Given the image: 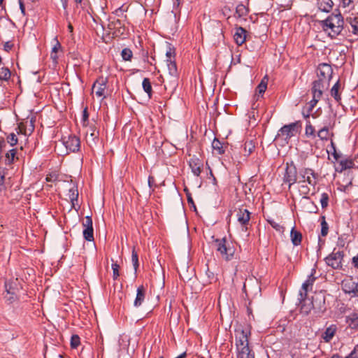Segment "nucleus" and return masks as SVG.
<instances>
[{"label": "nucleus", "instance_id": "44", "mask_svg": "<svg viewBox=\"0 0 358 358\" xmlns=\"http://www.w3.org/2000/svg\"><path fill=\"white\" fill-rule=\"evenodd\" d=\"M321 220V236H326L329 232V225L326 222V218L324 215H322L320 217Z\"/></svg>", "mask_w": 358, "mask_h": 358}, {"label": "nucleus", "instance_id": "37", "mask_svg": "<svg viewBox=\"0 0 358 358\" xmlns=\"http://www.w3.org/2000/svg\"><path fill=\"white\" fill-rule=\"evenodd\" d=\"M142 86L144 92H146L148 97L151 99L152 95V88L150 79L145 78L143 80Z\"/></svg>", "mask_w": 358, "mask_h": 358}, {"label": "nucleus", "instance_id": "60", "mask_svg": "<svg viewBox=\"0 0 358 358\" xmlns=\"http://www.w3.org/2000/svg\"><path fill=\"white\" fill-rule=\"evenodd\" d=\"M6 146V143L4 140H0V162L3 159L2 151Z\"/></svg>", "mask_w": 358, "mask_h": 358}, {"label": "nucleus", "instance_id": "8", "mask_svg": "<svg viewBox=\"0 0 358 358\" xmlns=\"http://www.w3.org/2000/svg\"><path fill=\"white\" fill-rule=\"evenodd\" d=\"M329 83L324 82L322 79H317L313 81L310 90L313 99L310 101L313 102V104H317L322 96L323 91L324 89H327Z\"/></svg>", "mask_w": 358, "mask_h": 358}, {"label": "nucleus", "instance_id": "19", "mask_svg": "<svg viewBox=\"0 0 358 358\" xmlns=\"http://www.w3.org/2000/svg\"><path fill=\"white\" fill-rule=\"evenodd\" d=\"M302 301L301 302V313L305 315H308L310 313L312 310H315L317 308L316 305L315 304L314 300L307 299L306 298H301Z\"/></svg>", "mask_w": 358, "mask_h": 358}, {"label": "nucleus", "instance_id": "35", "mask_svg": "<svg viewBox=\"0 0 358 358\" xmlns=\"http://www.w3.org/2000/svg\"><path fill=\"white\" fill-rule=\"evenodd\" d=\"M17 154L16 149H11L5 153L4 163L6 165H10L14 162L15 155Z\"/></svg>", "mask_w": 358, "mask_h": 358}, {"label": "nucleus", "instance_id": "56", "mask_svg": "<svg viewBox=\"0 0 358 358\" xmlns=\"http://www.w3.org/2000/svg\"><path fill=\"white\" fill-rule=\"evenodd\" d=\"M82 225L83 228L93 227L92 219L91 216H86L85 220L83 222Z\"/></svg>", "mask_w": 358, "mask_h": 358}, {"label": "nucleus", "instance_id": "3", "mask_svg": "<svg viewBox=\"0 0 358 358\" xmlns=\"http://www.w3.org/2000/svg\"><path fill=\"white\" fill-rule=\"evenodd\" d=\"M214 244L217 251L220 253L223 259L229 261L233 258L236 249L226 238L215 240Z\"/></svg>", "mask_w": 358, "mask_h": 358}, {"label": "nucleus", "instance_id": "57", "mask_svg": "<svg viewBox=\"0 0 358 358\" xmlns=\"http://www.w3.org/2000/svg\"><path fill=\"white\" fill-rule=\"evenodd\" d=\"M299 192L301 194H303L304 196H306L310 192V188L306 185H301L299 187Z\"/></svg>", "mask_w": 358, "mask_h": 358}, {"label": "nucleus", "instance_id": "1", "mask_svg": "<svg viewBox=\"0 0 358 358\" xmlns=\"http://www.w3.org/2000/svg\"><path fill=\"white\" fill-rule=\"evenodd\" d=\"M250 331L238 327L235 329L236 358H255V352L249 344Z\"/></svg>", "mask_w": 358, "mask_h": 358}, {"label": "nucleus", "instance_id": "33", "mask_svg": "<svg viewBox=\"0 0 358 358\" xmlns=\"http://www.w3.org/2000/svg\"><path fill=\"white\" fill-rule=\"evenodd\" d=\"M341 90V83L340 80H338L331 87L330 93L331 96L334 97V99L336 100V102L340 103L341 100V94L339 92Z\"/></svg>", "mask_w": 358, "mask_h": 358}, {"label": "nucleus", "instance_id": "25", "mask_svg": "<svg viewBox=\"0 0 358 358\" xmlns=\"http://www.w3.org/2000/svg\"><path fill=\"white\" fill-rule=\"evenodd\" d=\"M146 288L143 285H140L136 290V296L134 301L135 307H139L142 305L145 299Z\"/></svg>", "mask_w": 358, "mask_h": 358}, {"label": "nucleus", "instance_id": "22", "mask_svg": "<svg viewBox=\"0 0 358 358\" xmlns=\"http://www.w3.org/2000/svg\"><path fill=\"white\" fill-rule=\"evenodd\" d=\"M108 28L110 31H113V34H122L124 30V24L119 19H114L110 20L108 24Z\"/></svg>", "mask_w": 358, "mask_h": 358}, {"label": "nucleus", "instance_id": "54", "mask_svg": "<svg viewBox=\"0 0 358 358\" xmlns=\"http://www.w3.org/2000/svg\"><path fill=\"white\" fill-rule=\"evenodd\" d=\"M119 268L120 266L117 263L112 264L113 278L114 280H117L120 276Z\"/></svg>", "mask_w": 358, "mask_h": 358}, {"label": "nucleus", "instance_id": "34", "mask_svg": "<svg viewBox=\"0 0 358 358\" xmlns=\"http://www.w3.org/2000/svg\"><path fill=\"white\" fill-rule=\"evenodd\" d=\"M255 148V144L253 141H246L243 145V155L249 156L253 152Z\"/></svg>", "mask_w": 358, "mask_h": 358}, {"label": "nucleus", "instance_id": "47", "mask_svg": "<svg viewBox=\"0 0 358 358\" xmlns=\"http://www.w3.org/2000/svg\"><path fill=\"white\" fill-rule=\"evenodd\" d=\"M122 57L124 61H131L133 57V52L129 48H124L121 52Z\"/></svg>", "mask_w": 358, "mask_h": 358}, {"label": "nucleus", "instance_id": "16", "mask_svg": "<svg viewBox=\"0 0 358 358\" xmlns=\"http://www.w3.org/2000/svg\"><path fill=\"white\" fill-rule=\"evenodd\" d=\"M333 126L330 123L325 124L321 127L317 132V136L321 141H328L330 137L334 136V133L331 131Z\"/></svg>", "mask_w": 358, "mask_h": 358}, {"label": "nucleus", "instance_id": "9", "mask_svg": "<svg viewBox=\"0 0 358 358\" xmlns=\"http://www.w3.org/2000/svg\"><path fill=\"white\" fill-rule=\"evenodd\" d=\"M299 182H308L309 185L315 187L317 184L316 179L317 174L313 169L310 168H303L299 171Z\"/></svg>", "mask_w": 358, "mask_h": 358}, {"label": "nucleus", "instance_id": "53", "mask_svg": "<svg viewBox=\"0 0 358 358\" xmlns=\"http://www.w3.org/2000/svg\"><path fill=\"white\" fill-rule=\"evenodd\" d=\"M206 275H207L208 283H212L213 282H215L217 280V277L213 272L210 271L209 268L207 269Z\"/></svg>", "mask_w": 358, "mask_h": 358}, {"label": "nucleus", "instance_id": "64", "mask_svg": "<svg viewBox=\"0 0 358 358\" xmlns=\"http://www.w3.org/2000/svg\"><path fill=\"white\" fill-rule=\"evenodd\" d=\"M61 48V44L58 41H57L56 44L54 45V47L52 49L51 53H57L58 50Z\"/></svg>", "mask_w": 358, "mask_h": 358}, {"label": "nucleus", "instance_id": "41", "mask_svg": "<svg viewBox=\"0 0 358 358\" xmlns=\"http://www.w3.org/2000/svg\"><path fill=\"white\" fill-rule=\"evenodd\" d=\"M305 134L306 136L312 137L313 138H315L317 136L315 127L311 124L310 121L306 122Z\"/></svg>", "mask_w": 358, "mask_h": 358}, {"label": "nucleus", "instance_id": "40", "mask_svg": "<svg viewBox=\"0 0 358 358\" xmlns=\"http://www.w3.org/2000/svg\"><path fill=\"white\" fill-rule=\"evenodd\" d=\"M317 104H313V102L309 101L306 106L303 108L302 115L305 119H308L311 112Z\"/></svg>", "mask_w": 358, "mask_h": 358}, {"label": "nucleus", "instance_id": "59", "mask_svg": "<svg viewBox=\"0 0 358 358\" xmlns=\"http://www.w3.org/2000/svg\"><path fill=\"white\" fill-rule=\"evenodd\" d=\"M89 114L87 112V108H85L83 111V126H86V122L88 121Z\"/></svg>", "mask_w": 358, "mask_h": 358}, {"label": "nucleus", "instance_id": "55", "mask_svg": "<svg viewBox=\"0 0 358 358\" xmlns=\"http://www.w3.org/2000/svg\"><path fill=\"white\" fill-rule=\"evenodd\" d=\"M268 222L276 231H283V227L279 223L276 222L274 220H268Z\"/></svg>", "mask_w": 358, "mask_h": 358}, {"label": "nucleus", "instance_id": "39", "mask_svg": "<svg viewBox=\"0 0 358 358\" xmlns=\"http://www.w3.org/2000/svg\"><path fill=\"white\" fill-rule=\"evenodd\" d=\"M268 77L266 76H264L262 80H261L260 83L258 85V86L256 88V92L262 95L267 88V84H268Z\"/></svg>", "mask_w": 358, "mask_h": 358}, {"label": "nucleus", "instance_id": "63", "mask_svg": "<svg viewBox=\"0 0 358 358\" xmlns=\"http://www.w3.org/2000/svg\"><path fill=\"white\" fill-rule=\"evenodd\" d=\"M353 3V0H341L342 6L344 8L349 7Z\"/></svg>", "mask_w": 358, "mask_h": 358}, {"label": "nucleus", "instance_id": "26", "mask_svg": "<svg viewBox=\"0 0 358 358\" xmlns=\"http://www.w3.org/2000/svg\"><path fill=\"white\" fill-rule=\"evenodd\" d=\"M227 145H224V143L221 142L217 138H215L212 142V148L214 154L217 155H222L225 152V149L227 148Z\"/></svg>", "mask_w": 358, "mask_h": 358}, {"label": "nucleus", "instance_id": "2", "mask_svg": "<svg viewBox=\"0 0 358 358\" xmlns=\"http://www.w3.org/2000/svg\"><path fill=\"white\" fill-rule=\"evenodd\" d=\"M322 30L334 38L338 36L343 29L344 20L340 12L331 13L325 20L320 21Z\"/></svg>", "mask_w": 358, "mask_h": 358}, {"label": "nucleus", "instance_id": "11", "mask_svg": "<svg viewBox=\"0 0 358 358\" xmlns=\"http://www.w3.org/2000/svg\"><path fill=\"white\" fill-rule=\"evenodd\" d=\"M63 143L66 148L72 152H78L80 148V141L75 135H69L67 138H63Z\"/></svg>", "mask_w": 358, "mask_h": 358}, {"label": "nucleus", "instance_id": "45", "mask_svg": "<svg viewBox=\"0 0 358 358\" xmlns=\"http://www.w3.org/2000/svg\"><path fill=\"white\" fill-rule=\"evenodd\" d=\"M131 262L132 264L135 271V274L136 275L137 271L139 266L138 263V256L137 252L135 250V248H134L131 252Z\"/></svg>", "mask_w": 358, "mask_h": 358}, {"label": "nucleus", "instance_id": "52", "mask_svg": "<svg viewBox=\"0 0 358 358\" xmlns=\"http://www.w3.org/2000/svg\"><path fill=\"white\" fill-rule=\"evenodd\" d=\"M184 191L185 192L188 203L191 206H192L194 208V210H196V206H195L193 199L192 197L191 193L189 192V191L188 190V189L187 187H185L184 189Z\"/></svg>", "mask_w": 358, "mask_h": 358}, {"label": "nucleus", "instance_id": "61", "mask_svg": "<svg viewBox=\"0 0 358 358\" xmlns=\"http://www.w3.org/2000/svg\"><path fill=\"white\" fill-rule=\"evenodd\" d=\"M18 2L21 13L22 14L23 16H25L27 13L25 10V6L24 4V0H18Z\"/></svg>", "mask_w": 358, "mask_h": 358}, {"label": "nucleus", "instance_id": "13", "mask_svg": "<svg viewBox=\"0 0 358 358\" xmlns=\"http://www.w3.org/2000/svg\"><path fill=\"white\" fill-rule=\"evenodd\" d=\"M342 289L344 292L358 296V282L352 278H348L342 281Z\"/></svg>", "mask_w": 358, "mask_h": 358}, {"label": "nucleus", "instance_id": "30", "mask_svg": "<svg viewBox=\"0 0 358 358\" xmlns=\"http://www.w3.org/2000/svg\"><path fill=\"white\" fill-rule=\"evenodd\" d=\"M346 322L350 329L358 330V313H352L347 316Z\"/></svg>", "mask_w": 358, "mask_h": 358}, {"label": "nucleus", "instance_id": "5", "mask_svg": "<svg viewBox=\"0 0 358 358\" xmlns=\"http://www.w3.org/2000/svg\"><path fill=\"white\" fill-rule=\"evenodd\" d=\"M299 127L301 124L299 121L285 124L278 130L275 139L281 138L287 143L288 141L296 134Z\"/></svg>", "mask_w": 358, "mask_h": 358}, {"label": "nucleus", "instance_id": "27", "mask_svg": "<svg viewBox=\"0 0 358 358\" xmlns=\"http://www.w3.org/2000/svg\"><path fill=\"white\" fill-rule=\"evenodd\" d=\"M99 134V131L96 130L94 124L90 125L86 131L87 141L96 143V140L98 139Z\"/></svg>", "mask_w": 358, "mask_h": 358}, {"label": "nucleus", "instance_id": "17", "mask_svg": "<svg viewBox=\"0 0 358 358\" xmlns=\"http://www.w3.org/2000/svg\"><path fill=\"white\" fill-rule=\"evenodd\" d=\"M18 134H24V136L31 135L34 131V120L31 118L29 121L25 122H20L18 125Z\"/></svg>", "mask_w": 358, "mask_h": 358}, {"label": "nucleus", "instance_id": "43", "mask_svg": "<svg viewBox=\"0 0 358 358\" xmlns=\"http://www.w3.org/2000/svg\"><path fill=\"white\" fill-rule=\"evenodd\" d=\"M341 171L353 168L355 163L352 159H343L340 162Z\"/></svg>", "mask_w": 358, "mask_h": 358}, {"label": "nucleus", "instance_id": "36", "mask_svg": "<svg viewBox=\"0 0 358 358\" xmlns=\"http://www.w3.org/2000/svg\"><path fill=\"white\" fill-rule=\"evenodd\" d=\"M169 76L178 77L177 66L175 60L166 59Z\"/></svg>", "mask_w": 358, "mask_h": 358}, {"label": "nucleus", "instance_id": "6", "mask_svg": "<svg viewBox=\"0 0 358 358\" xmlns=\"http://www.w3.org/2000/svg\"><path fill=\"white\" fill-rule=\"evenodd\" d=\"M282 180L285 183L288 185L289 189L298 181L297 169L292 160L285 163Z\"/></svg>", "mask_w": 358, "mask_h": 358}, {"label": "nucleus", "instance_id": "7", "mask_svg": "<svg viewBox=\"0 0 358 358\" xmlns=\"http://www.w3.org/2000/svg\"><path fill=\"white\" fill-rule=\"evenodd\" d=\"M344 257V252L340 250H336L334 249L333 252L325 257L324 261L327 266H330L333 269H341L343 268L342 262Z\"/></svg>", "mask_w": 358, "mask_h": 358}, {"label": "nucleus", "instance_id": "20", "mask_svg": "<svg viewBox=\"0 0 358 358\" xmlns=\"http://www.w3.org/2000/svg\"><path fill=\"white\" fill-rule=\"evenodd\" d=\"M189 164L194 175L196 176H199L203 168L202 161L197 157H193L190 159Z\"/></svg>", "mask_w": 358, "mask_h": 358}, {"label": "nucleus", "instance_id": "18", "mask_svg": "<svg viewBox=\"0 0 358 358\" xmlns=\"http://www.w3.org/2000/svg\"><path fill=\"white\" fill-rule=\"evenodd\" d=\"M246 30L242 27H236L234 38L238 45H243L246 40Z\"/></svg>", "mask_w": 358, "mask_h": 358}, {"label": "nucleus", "instance_id": "23", "mask_svg": "<svg viewBox=\"0 0 358 358\" xmlns=\"http://www.w3.org/2000/svg\"><path fill=\"white\" fill-rule=\"evenodd\" d=\"M316 5L320 11L329 13L333 9L334 3L332 0H317Z\"/></svg>", "mask_w": 358, "mask_h": 358}, {"label": "nucleus", "instance_id": "12", "mask_svg": "<svg viewBox=\"0 0 358 358\" xmlns=\"http://www.w3.org/2000/svg\"><path fill=\"white\" fill-rule=\"evenodd\" d=\"M318 79H322L324 82L329 83L333 74V69L331 65L327 63L319 64L317 68Z\"/></svg>", "mask_w": 358, "mask_h": 358}, {"label": "nucleus", "instance_id": "14", "mask_svg": "<svg viewBox=\"0 0 358 358\" xmlns=\"http://www.w3.org/2000/svg\"><path fill=\"white\" fill-rule=\"evenodd\" d=\"M108 79L103 76L99 77L92 86V91L95 92L98 97H105V91L107 87Z\"/></svg>", "mask_w": 358, "mask_h": 358}, {"label": "nucleus", "instance_id": "49", "mask_svg": "<svg viewBox=\"0 0 358 358\" xmlns=\"http://www.w3.org/2000/svg\"><path fill=\"white\" fill-rule=\"evenodd\" d=\"M320 203L322 208H325L328 206L329 194L327 193L324 192L321 194Z\"/></svg>", "mask_w": 358, "mask_h": 358}, {"label": "nucleus", "instance_id": "4", "mask_svg": "<svg viewBox=\"0 0 358 358\" xmlns=\"http://www.w3.org/2000/svg\"><path fill=\"white\" fill-rule=\"evenodd\" d=\"M5 289L6 294L4 295V299L8 304H12L19 300L17 278L6 281Z\"/></svg>", "mask_w": 358, "mask_h": 358}, {"label": "nucleus", "instance_id": "62", "mask_svg": "<svg viewBox=\"0 0 358 358\" xmlns=\"http://www.w3.org/2000/svg\"><path fill=\"white\" fill-rule=\"evenodd\" d=\"M13 45L10 43L9 41L6 42L3 45V49L6 52H9L13 48Z\"/></svg>", "mask_w": 358, "mask_h": 358}, {"label": "nucleus", "instance_id": "42", "mask_svg": "<svg viewBox=\"0 0 358 358\" xmlns=\"http://www.w3.org/2000/svg\"><path fill=\"white\" fill-rule=\"evenodd\" d=\"M83 237L87 241H94V229L93 227L83 228Z\"/></svg>", "mask_w": 358, "mask_h": 358}, {"label": "nucleus", "instance_id": "58", "mask_svg": "<svg viewBox=\"0 0 358 358\" xmlns=\"http://www.w3.org/2000/svg\"><path fill=\"white\" fill-rule=\"evenodd\" d=\"M127 10V8H124L123 6L119 7L114 11V14H115L117 16L120 17L123 15L124 12H126Z\"/></svg>", "mask_w": 358, "mask_h": 358}, {"label": "nucleus", "instance_id": "38", "mask_svg": "<svg viewBox=\"0 0 358 358\" xmlns=\"http://www.w3.org/2000/svg\"><path fill=\"white\" fill-rule=\"evenodd\" d=\"M347 21L352 27V32L355 34H358V15L350 16L347 18Z\"/></svg>", "mask_w": 358, "mask_h": 358}, {"label": "nucleus", "instance_id": "28", "mask_svg": "<svg viewBox=\"0 0 358 358\" xmlns=\"http://www.w3.org/2000/svg\"><path fill=\"white\" fill-rule=\"evenodd\" d=\"M68 196L71 202V207L76 209V206H78V190L76 186L73 185L69 189Z\"/></svg>", "mask_w": 358, "mask_h": 358}, {"label": "nucleus", "instance_id": "10", "mask_svg": "<svg viewBox=\"0 0 358 358\" xmlns=\"http://www.w3.org/2000/svg\"><path fill=\"white\" fill-rule=\"evenodd\" d=\"M236 217L241 226V230L246 232L248 230V225L250 220V213L245 208H239L236 213Z\"/></svg>", "mask_w": 358, "mask_h": 358}, {"label": "nucleus", "instance_id": "48", "mask_svg": "<svg viewBox=\"0 0 358 358\" xmlns=\"http://www.w3.org/2000/svg\"><path fill=\"white\" fill-rule=\"evenodd\" d=\"M10 75H11L10 71L8 68L4 67V68L1 69V71H0L1 80L7 81L10 79Z\"/></svg>", "mask_w": 358, "mask_h": 358}, {"label": "nucleus", "instance_id": "51", "mask_svg": "<svg viewBox=\"0 0 358 358\" xmlns=\"http://www.w3.org/2000/svg\"><path fill=\"white\" fill-rule=\"evenodd\" d=\"M80 343V337L78 335H73L71 338V346L76 348Z\"/></svg>", "mask_w": 358, "mask_h": 358}, {"label": "nucleus", "instance_id": "32", "mask_svg": "<svg viewBox=\"0 0 358 358\" xmlns=\"http://www.w3.org/2000/svg\"><path fill=\"white\" fill-rule=\"evenodd\" d=\"M290 238L292 243L294 246L301 245L302 241V234L300 231L296 230L295 227H293L290 231Z\"/></svg>", "mask_w": 358, "mask_h": 358}, {"label": "nucleus", "instance_id": "31", "mask_svg": "<svg viewBox=\"0 0 358 358\" xmlns=\"http://www.w3.org/2000/svg\"><path fill=\"white\" fill-rule=\"evenodd\" d=\"M249 9L243 3L238 4L236 8V12L234 13V17L236 18L244 19L245 20V17L248 15Z\"/></svg>", "mask_w": 358, "mask_h": 358}, {"label": "nucleus", "instance_id": "50", "mask_svg": "<svg viewBox=\"0 0 358 358\" xmlns=\"http://www.w3.org/2000/svg\"><path fill=\"white\" fill-rule=\"evenodd\" d=\"M7 142L11 145V146H14L15 145L17 142H18V139L16 136V135L14 134V133H12V134H10L8 136H7Z\"/></svg>", "mask_w": 358, "mask_h": 358}, {"label": "nucleus", "instance_id": "29", "mask_svg": "<svg viewBox=\"0 0 358 358\" xmlns=\"http://www.w3.org/2000/svg\"><path fill=\"white\" fill-rule=\"evenodd\" d=\"M178 77L169 76L166 81H163L164 89L166 90H169L171 92H173L178 86Z\"/></svg>", "mask_w": 358, "mask_h": 358}, {"label": "nucleus", "instance_id": "21", "mask_svg": "<svg viewBox=\"0 0 358 358\" xmlns=\"http://www.w3.org/2000/svg\"><path fill=\"white\" fill-rule=\"evenodd\" d=\"M301 202L303 203V210L308 213H317V206L308 196H303Z\"/></svg>", "mask_w": 358, "mask_h": 358}, {"label": "nucleus", "instance_id": "46", "mask_svg": "<svg viewBox=\"0 0 358 358\" xmlns=\"http://www.w3.org/2000/svg\"><path fill=\"white\" fill-rule=\"evenodd\" d=\"M166 59L175 60L176 50L170 43L167 45L166 52Z\"/></svg>", "mask_w": 358, "mask_h": 358}, {"label": "nucleus", "instance_id": "15", "mask_svg": "<svg viewBox=\"0 0 358 358\" xmlns=\"http://www.w3.org/2000/svg\"><path fill=\"white\" fill-rule=\"evenodd\" d=\"M315 273V269H313L311 274L308 275V279L303 283L301 290L300 291L301 298H306L308 292L312 289L313 283L316 279V278L314 277Z\"/></svg>", "mask_w": 358, "mask_h": 358}, {"label": "nucleus", "instance_id": "24", "mask_svg": "<svg viewBox=\"0 0 358 358\" xmlns=\"http://www.w3.org/2000/svg\"><path fill=\"white\" fill-rule=\"evenodd\" d=\"M337 329L338 328L336 324H331L329 327H327L322 334V338L324 342L329 343L334 337Z\"/></svg>", "mask_w": 358, "mask_h": 358}]
</instances>
